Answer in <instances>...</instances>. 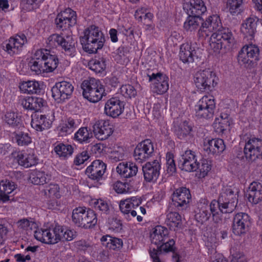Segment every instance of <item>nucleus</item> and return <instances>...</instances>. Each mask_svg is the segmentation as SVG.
<instances>
[{
  "label": "nucleus",
  "instance_id": "f257e3e1",
  "mask_svg": "<svg viewBox=\"0 0 262 262\" xmlns=\"http://www.w3.org/2000/svg\"><path fill=\"white\" fill-rule=\"evenodd\" d=\"M58 63V58L56 55L52 54L48 49H40L35 51L29 66L32 72L39 75L54 71Z\"/></svg>",
  "mask_w": 262,
  "mask_h": 262
},
{
  "label": "nucleus",
  "instance_id": "f03ea898",
  "mask_svg": "<svg viewBox=\"0 0 262 262\" xmlns=\"http://www.w3.org/2000/svg\"><path fill=\"white\" fill-rule=\"evenodd\" d=\"M80 41L84 51L89 53H95L102 48L105 39L99 28L92 25L84 30Z\"/></svg>",
  "mask_w": 262,
  "mask_h": 262
},
{
  "label": "nucleus",
  "instance_id": "7ed1b4c3",
  "mask_svg": "<svg viewBox=\"0 0 262 262\" xmlns=\"http://www.w3.org/2000/svg\"><path fill=\"white\" fill-rule=\"evenodd\" d=\"M81 87L84 98L91 102H98L106 95L102 83L99 79L94 78L84 80L82 82Z\"/></svg>",
  "mask_w": 262,
  "mask_h": 262
},
{
  "label": "nucleus",
  "instance_id": "20e7f679",
  "mask_svg": "<svg viewBox=\"0 0 262 262\" xmlns=\"http://www.w3.org/2000/svg\"><path fill=\"white\" fill-rule=\"evenodd\" d=\"M72 221L78 227L85 229L95 226L98 221L95 212L85 207H77L73 210Z\"/></svg>",
  "mask_w": 262,
  "mask_h": 262
},
{
  "label": "nucleus",
  "instance_id": "39448f33",
  "mask_svg": "<svg viewBox=\"0 0 262 262\" xmlns=\"http://www.w3.org/2000/svg\"><path fill=\"white\" fill-rule=\"evenodd\" d=\"M196 88L201 92L211 91L218 83L215 73L209 69L196 72L193 76Z\"/></svg>",
  "mask_w": 262,
  "mask_h": 262
},
{
  "label": "nucleus",
  "instance_id": "423d86ee",
  "mask_svg": "<svg viewBox=\"0 0 262 262\" xmlns=\"http://www.w3.org/2000/svg\"><path fill=\"white\" fill-rule=\"evenodd\" d=\"M172 252V259L173 262H181V256L177 251L175 246V241L173 239H170L168 241L162 243L158 248H153L150 250L149 255L152 262H164L162 258V253Z\"/></svg>",
  "mask_w": 262,
  "mask_h": 262
},
{
  "label": "nucleus",
  "instance_id": "0eeeda50",
  "mask_svg": "<svg viewBox=\"0 0 262 262\" xmlns=\"http://www.w3.org/2000/svg\"><path fill=\"white\" fill-rule=\"evenodd\" d=\"M215 108V100L212 96H203L194 106L195 115L198 118L209 119L213 116Z\"/></svg>",
  "mask_w": 262,
  "mask_h": 262
},
{
  "label": "nucleus",
  "instance_id": "6e6552de",
  "mask_svg": "<svg viewBox=\"0 0 262 262\" xmlns=\"http://www.w3.org/2000/svg\"><path fill=\"white\" fill-rule=\"evenodd\" d=\"M238 190L231 186H223L219 199L220 203L223 205L228 212H232L235 209L238 202Z\"/></svg>",
  "mask_w": 262,
  "mask_h": 262
},
{
  "label": "nucleus",
  "instance_id": "1a4fd4ad",
  "mask_svg": "<svg viewBox=\"0 0 262 262\" xmlns=\"http://www.w3.org/2000/svg\"><path fill=\"white\" fill-rule=\"evenodd\" d=\"M222 23L217 15H213L208 17L205 21L202 19V25L198 31L199 38L205 39L214 32H217L222 28Z\"/></svg>",
  "mask_w": 262,
  "mask_h": 262
},
{
  "label": "nucleus",
  "instance_id": "9d476101",
  "mask_svg": "<svg viewBox=\"0 0 262 262\" xmlns=\"http://www.w3.org/2000/svg\"><path fill=\"white\" fill-rule=\"evenodd\" d=\"M148 182H156L160 175L161 165L159 163V152L154 149L151 142L148 143Z\"/></svg>",
  "mask_w": 262,
  "mask_h": 262
},
{
  "label": "nucleus",
  "instance_id": "9b49d317",
  "mask_svg": "<svg viewBox=\"0 0 262 262\" xmlns=\"http://www.w3.org/2000/svg\"><path fill=\"white\" fill-rule=\"evenodd\" d=\"M148 81L150 82L151 91L154 93L163 94L169 89V78L163 73H152L148 75Z\"/></svg>",
  "mask_w": 262,
  "mask_h": 262
},
{
  "label": "nucleus",
  "instance_id": "f8f14e48",
  "mask_svg": "<svg viewBox=\"0 0 262 262\" xmlns=\"http://www.w3.org/2000/svg\"><path fill=\"white\" fill-rule=\"evenodd\" d=\"M142 199L138 196H132L124 200H121L119 204V209L126 218L130 220L137 216L135 209L141 204Z\"/></svg>",
  "mask_w": 262,
  "mask_h": 262
},
{
  "label": "nucleus",
  "instance_id": "ddd939ff",
  "mask_svg": "<svg viewBox=\"0 0 262 262\" xmlns=\"http://www.w3.org/2000/svg\"><path fill=\"white\" fill-rule=\"evenodd\" d=\"M262 140L255 137L250 138L246 141L244 149L246 158L250 161H255L259 156L262 159Z\"/></svg>",
  "mask_w": 262,
  "mask_h": 262
},
{
  "label": "nucleus",
  "instance_id": "4468645a",
  "mask_svg": "<svg viewBox=\"0 0 262 262\" xmlns=\"http://www.w3.org/2000/svg\"><path fill=\"white\" fill-rule=\"evenodd\" d=\"M27 41V37L24 34H17L4 43V50L11 56L17 54Z\"/></svg>",
  "mask_w": 262,
  "mask_h": 262
},
{
  "label": "nucleus",
  "instance_id": "2eb2a0df",
  "mask_svg": "<svg viewBox=\"0 0 262 262\" xmlns=\"http://www.w3.org/2000/svg\"><path fill=\"white\" fill-rule=\"evenodd\" d=\"M95 137L99 140H104L108 138L113 134L114 130L109 121L99 120L92 126Z\"/></svg>",
  "mask_w": 262,
  "mask_h": 262
},
{
  "label": "nucleus",
  "instance_id": "dca6fc26",
  "mask_svg": "<svg viewBox=\"0 0 262 262\" xmlns=\"http://www.w3.org/2000/svg\"><path fill=\"white\" fill-rule=\"evenodd\" d=\"M179 164L182 170L187 172L196 171L198 160L195 152L191 150H186L181 155Z\"/></svg>",
  "mask_w": 262,
  "mask_h": 262
},
{
  "label": "nucleus",
  "instance_id": "f3484780",
  "mask_svg": "<svg viewBox=\"0 0 262 262\" xmlns=\"http://www.w3.org/2000/svg\"><path fill=\"white\" fill-rule=\"evenodd\" d=\"M106 165L102 161L96 160L89 166L85 170L88 177L95 182H98L102 179L105 172Z\"/></svg>",
  "mask_w": 262,
  "mask_h": 262
},
{
  "label": "nucleus",
  "instance_id": "a211bd4d",
  "mask_svg": "<svg viewBox=\"0 0 262 262\" xmlns=\"http://www.w3.org/2000/svg\"><path fill=\"white\" fill-rule=\"evenodd\" d=\"M146 140L142 141L136 146L134 150V157L137 162L141 163H145L142 166V171L145 181H147V144Z\"/></svg>",
  "mask_w": 262,
  "mask_h": 262
},
{
  "label": "nucleus",
  "instance_id": "6ab92c4d",
  "mask_svg": "<svg viewBox=\"0 0 262 262\" xmlns=\"http://www.w3.org/2000/svg\"><path fill=\"white\" fill-rule=\"evenodd\" d=\"M191 199L190 191L186 187L177 189L172 193V201L173 205L177 208L183 209L187 207Z\"/></svg>",
  "mask_w": 262,
  "mask_h": 262
},
{
  "label": "nucleus",
  "instance_id": "aec40b11",
  "mask_svg": "<svg viewBox=\"0 0 262 262\" xmlns=\"http://www.w3.org/2000/svg\"><path fill=\"white\" fill-rule=\"evenodd\" d=\"M197 49L194 44L188 42L183 43L180 47L179 56L180 60L184 63L193 62L194 59L198 58Z\"/></svg>",
  "mask_w": 262,
  "mask_h": 262
},
{
  "label": "nucleus",
  "instance_id": "412c9836",
  "mask_svg": "<svg viewBox=\"0 0 262 262\" xmlns=\"http://www.w3.org/2000/svg\"><path fill=\"white\" fill-rule=\"evenodd\" d=\"M209 201L206 198H201L197 204L195 210L194 218L196 221L202 225L207 222L211 216L209 211Z\"/></svg>",
  "mask_w": 262,
  "mask_h": 262
},
{
  "label": "nucleus",
  "instance_id": "4be33fe9",
  "mask_svg": "<svg viewBox=\"0 0 262 262\" xmlns=\"http://www.w3.org/2000/svg\"><path fill=\"white\" fill-rule=\"evenodd\" d=\"M123 110V102L120 100L118 98L113 97L105 103L104 113L108 116L116 118L122 113Z\"/></svg>",
  "mask_w": 262,
  "mask_h": 262
},
{
  "label": "nucleus",
  "instance_id": "5701e85b",
  "mask_svg": "<svg viewBox=\"0 0 262 262\" xmlns=\"http://www.w3.org/2000/svg\"><path fill=\"white\" fill-rule=\"evenodd\" d=\"M249 224V216L245 213H237L233 219L232 231L234 234L241 235L246 232Z\"/></svg>",
  "mask_w": 262,
  "mask_h": 262
},
{
  "label": "nucleus",
  "instance_id": "b1692460",
  "mask_svg": "<svg viewBox=\"0 0 262 262\" xmlns=\"http://www.w3.org/2000/svg\"><path fill=\"white\" fill-rule=\"evenodd\" d=\"M258 20V19L256 16L251 15L243 21L241 27V32L248 39L251 40L254 37L256 32Z\"/></svg>",
  "mask_w": 262,
  "mask_h": 262
},
{
  "label": "nucleus",
  "instance_id": "393cba45",
  "mask_svg": "<svg viewBox=\"0 0 262 262\" xmlns=\"http://www.w3.org/2000/svg\"><path fill=\"white\" fill-rule=\"evenodd\" d=\"M259 50L257 46L250 44L243 47L238 56V61L241 63H248L250 59H257Z\"/></svg>",
  "mask_w": 262,
  "mask_h": 262
},
{
  "label": "nucleus",
  "instance_id": "a878e982",
  "mask_svg": "<svg viewBox=\"0 0 262 262\" xmlns=\"http://www.w3.org/2000/svg\"><path fill=\"white\" fill-rule=\"evenodd\" d=\"M188 15L200 17L207 10L202 0H189L184 6Z\"/></svg>",
  "mask_w": 262,
  "mask_h": 262
},
{
  "label": "nucleus",
  "instance_id": "bb28decb",
  "mask_svg": "<svg viewBox=\"0 0 262 262\" xmlns=\"http://www.w3.org/2000/svg\"><path fill=\"white\" fill-rule=\"evenodd\" d=\"M17 160L20 165L26 168L36 165L38 163V158L32 149L19 152Z\"/></svg>",
  "mask_w": 262,
  "mask_h": 262
},
{
  "label": "nucleus",
  "instance_id": "cd10ccee",
  "mask_svg": "<svg viewBox=\"0 0 262 262\" xmlns=\"http://www.w3.org/2000/svg\"><path fill=\"white\" fill-rule=\"evenodd\" d=\"M31 125L37 131H42L51 127L52 120L48 115L35 114L32 116Z\"/></svg>",
  "mask_w": 262,
  "mask_h": 262
},
{
  "label": "nucleus",
  "instance_id": "c85d7f7f",
  "mask_svg": "<svg viewBox=\"0 0 262 262\" xmlns=\"http://www.w3.org/2000/svg\"><path fill=\"white\" fill-rule=\"evenodd\" d=\"M168 234L169 232L166 228L161 226H156L150 234L151 244L158 248L168 238Z\"/></svg>",
  "mask_w": 262,
  "mask_h": 262
},
{
  "label": "nucleus",
  "instance_id": "c756f323",
  "mask_svg": "<svg viewBox=\"0 0 262 262\" xmlns=\"http://www.w3.org/2000/svg\"><path fill=\"white\" fill-rule=\"evenodd\" d=\"M225 149L223 140L219 138L209 140L204 144V150L208 155L220 154Z\"/></svg>",
  "mask_w": 262,
  "mask_h": 262
},
{
  "label": "nucleus",
  "instance_id": "7c9ffc66",
  "mask_svg": "<svg viewBox=\"0 0 262 262\" xmlns=\"http://www.w3.org/2000/svg\"><path fill=\"white\" fill-rule=\"evenodd\" d=\"M248 199L250 202L256 204L262 200V184L253 182L248 190Z\"/></svg>",
  "mask_w": 262,
  "mask_h": 262
},
{
  "label": "nucleus",
  "instance_id": "2f4dec72",
  "mask_svg": "<svg viewBox=\"0 0 262 262\" xmlns=\"http://www.w3.org/2000/svg\"><path fill=\"white\" fill-rule=\"evenodd\" d=\"M116 171L125 178L133 177L137 174L138 167L133 163H120L116 167Z\"/></svg>",
  "mask_w": 262,
  "mask_h": 262
},
{
  "label": "nucleus",
  "instance_id": "473e14b6",
  "mask_svg": "<svg viewBox=\"0 0 262 262\" xmlns=\"http://www.w3.org/2000/svg\"><path fill=\"white\" fill-rule=\"evenodd\" d=\"M20 103L26 109L38 111L43 106L45 101L40 97H27L22 99Z\"/></svg>",
  "mask_w": 262,
  "mask_h": 262
},
{
  "label": "nucleus",
  "instance_id": "72a5a7b5",
  "mask_svg": "<svg viewBox=\"0 0 262 262\" xmlns=\"http://www.w3.org/2000/svg\"><path fill=\"white\" fill-rule=\"evenodd\" d=\"M80 124V121L79 120L69 117L60 124L59 134L61 136L71 134L79 126Z\"/></svg>",
  "mask_w": 262,
  "mask_h": 262
},
{
  "label": "nucleus",
  "instance_id": "f704fd0d",
  "mask_svg": "<svg viewBox=\"0 0 262 262\" xmlns=\"http://www.w3.org/2000/svg\"><path fill=\"white\" fill-rule=\"evenodd\" d=\"M60 46L64 50L66 54L74 56L76 52L75 42L71 35L61 33Z\"/></svg>",
  "mask_w": 262,
  "mask_h": 262
},
{
  "label": "nucleus",
  "instance_id": "c9c22d12",
  "mask_svg": "<svg viewBox=\"0 0 262 262\" xmlns=\"http://www.w3.org/2000/svg\"><path fill=\"white\" fill-rule=\"evenodd\" d=\"M51 231L49 229H37L34 231L35 238L42 243L47 244H56V239H57L58 235H55L54 238L51 237Z\"/></svg>",
  "mask_w": 262,
  "mask_h": 262
},
{
  "label": "nucleus",
  "instance_id": "e433bc0d",
  "mask_svg": "<svg viewBox=\"0 0 262 262\" xmlns=\"http://www.w3.org/2000/svg\"><path fill=\"white\" fill-rule=\"evenodd\" d=\"M16 187L14 182L9 180H2L0 182V197L1 201L5 203L9 201L10 196Z\"/></svg>",
  "mask_w": 262,
  "mask_h": 262
},
{
  "label": "nucleus",
  "instance_id": "4c0bfd02",
  "mask_svg": "<svg viewBox=\"0 0 262 262\" xmlns=\"http://www.w3.org/2000/svg\"><path fill=\"white\" fill-rule=\"evenodd\" d=\"M191 130V126L186 121L181 122L178 124L174 123V133L181 140H186L188 137L190 136Z\"/></svg>",
  "mask_w": 262,
  "mask_h": 262
},
{
  "label": "nucleus",
  "instance_id": "58836bf2",
  "mask_svg": "<svg viewBox=\"0 0 262 262\" xmlns=\"http://www.w3.org/2000/svg\"><path fill=\"white\" fill-rule=\"evenodd\" d=\"M212 35L219 41H223L224 42L225 48L230 47L234 42L233 34L228 28L222 27L220 31L212 33Z\"/></svg>",
  "mask_w": 262,
  "mask_h": 262
},
{
  "label": "nucleus",
  "instance_id": "ea45409f",
  "mask_svg": "<svg viewBox=\"0 0 262 262\" xmlns=\"http://www.w3.org/2000/svg\"><path fill=\"white\" fill-rule=\"evenodd\" d=\"M54 150L60 159L65 160L72 156L74 148L70 144L57 142L55 143Z\"/></svg>",
  "mask_w": 262,
  "mask_h": 262
},
{
  "label": "nucleus",
  "instance_id": "a19ab883",
  "mask_svg": "<svg viewBox=\"0 0 262 262\" xmlns=\"http://www.w3.org/2000/svg\"><path fill=\"white\" fill-rule=\"evenodd\" d=\"M166 225L171 230L177 231L181 228V216L176 212H170L167 214Z\"/></svg>",
  "mask_w": 262,
  "mask_h": 262
},
{
  "label": "nucleus",
  "instance_id": "79ce46f5",
  "mask_svg": "<svg viewBox=\"0 0 262 262\" xmlns=\"http://www.w3.org/2000/svg\"><path fill=\"white\" fill-rule=\"evenodd\" d=\"M51 178L50 174L43 171L34 170L30 175V179L35 185H43L48 183Z\"/></svg>",
  "mask_w": 262,
  "mask_h": 262
},
{
  "label": "nucleus",
  "instance_id": "37998d69",
  "mask_svg": "<svg viewBox=\"0 0 262 262\" xmlns=\"http://www.w3.org/2000/svg\"><path fill=\"white\" fill-rule=\"evenodd\" d=\"M93 133L87 127H80L74 134L75 141L81 144L88 143L93 138Z\"/></svg>",
  "mask_w": 262,
  "mask_h": 262
},
{
  "label": "nucleus",
  "instance_id": "c03bdc74",
  "mask_svg": "<svg viewBox=\"0 0 262 262\" xmlns=\"http://www.w3.org/2000/svg\"><path fill=\"white\" fill-rule=\"evenodd\" d=\"M19 88L24 93L39 94L41 92L40 84L36 81H23L19 84Z\"/></svg>",
  "mask_w": 262,
  "mask_h": 262
},
{
  "label": "nucleus",
  "instance_id": "a18cd8bd",
  "mask_svg": "<svg viewBox=\"0 0 262 262\" xmlns=\"http://www.w3.org/2000/svg\"><path fill=\"white\" fill-rule=\"evenodd\" d=\"M101 242L103 246L113 250L120 249L123 246V241L121 238L108 235L103 236L101 238Z\"/></svg>",
  "mask_w": 262,
  "mask_h": 262
},
{
  "label": "nucleus",
  "instance_id": "49530a36",
  "mask_svg": "<svg viewBox=\"0 0 262 262\" xmlns=\"http://www.w3.org/2000/svg\"><path fill=\"white\" fill-rule=\"evenodd\" d=\"M202 24V18L201 17L189 15L183 24V28L187 32H195Z\"/></svg>",
  "mask_w": 262,
  "mask_h": 262
},
{
  "label": "nucleus",
  "instance_id": "de8ad7c7",
  "mask_svg": "<svg viewBox=\"0 0 262 262\" xmlns=\"http://www.w3.org/2000/svg\"><path fill=\"white\" fill-rule=\"evenodd\" d=\"M218 210L223 213H229L226 207L220 203V200L217 201L215 200L211 201L209 205V211L212 214L213 219L214 222H218L220 219L216 218V215L218 214Z\"/></svg>",
  "mask_w": 262,
  "mask_h": 262
},
{
  "label": "nucleus",
  "instance_id": "09e8293b",
  "mask_svg": "<svg viewBox=\"0 0 262 262\" xmlns=\"http://www.w3.org/2000/svg\"><path fill=\"white\" fill-rule=\"evenodd\" d=\"M52 96L54 100L58 103L64 102L67 100L69 99L71 97L69 94H66L58 86V84H55L52 88Z\"/></svg>",
  "mask_w": 262,
  "mask_h": 262
},
{
  "label": "nucleus",
  "instance_id": "8fccbe9b",
  "mask_svg": "<svg viewBox=\"0 0 262 262\" xmlns=\"http://www.w3.org/2000/svg\"><path fill=\"white\" fill-rule=\"evenodd\" d=\"M89 66L90 69L96 73H101L106 68V60L103 57L92 60Z\"/></svg>",
  "mask_w": 262,
  "mask_h": 262
},
{
  "label": "nucleus",
  "instance_id": "3c124183",
  "mask_svg": "<svg viewBox=\"0 0 262 262\" xmlns=\"http://www.w3.org/2000/svg\"><path fill=\"white\" fill-rule=\"evenodd\" d=\"M92 205L97 210L101 211L103 213L108 214L110 207L107 202L102 199H94L92 200Z\"/></svg>",
  "mask_w": 262,
  "mask_h": 262
},
{
  "label": "nucleus",
  "instance_id": "603ef678",
  "mask_svg": "<svg viewBox=\"0 0 262 262\" xmlns=\"http://www.w3.org/2000/svg\"><path fill=\"white\" fill-rule=\"evenodd\" d=\"M45 195L51 198H60V188L57 184H50L44 189Z\"/></svg>",
  "mask_w": 262,
  "mask_h": 262
},
{
  "label": "nucleus",
  "instance_id": "864d4df0",
  "mask_svg": "<svg viewBox=\"0 0 262 262\" xmlns=\"http://www.w3.org/2000/svg\"><path fill=\"white\" fill-rule=\"evenodd\" d=\"M59 14L63 17V19H66L67 21H69L71 25L74 26L76 24V13L71 8L66 9L64 10L61 11Z\"/></svg>",
  "mask_w": 262,
  "mask_h": 262
},
{
  "label": "nucleus",
  "instance_id": "5fc2aeb1",
  "mask_svg": "<svg viewBox=\"0 0 262 262\" xmlns=\"http://www.w3.org/2000/svg\"><path fill=\"white\" fill-rule=\"evenodd\" d=\"M228 126V121L226 118L221 116L216 118L213 123V127L215 131L218 133H223Z\"/></svg>",
  "mask_w": 262,
  "mask_h": 262
},
{
  "label": "nucleus",
  "instance_id": "6e6d98bb",
  "mask_svg": "<svg viewBox=\"0 0 262 262\" xmlns=\"http://www.w3.org/2000/svg\"><path fill=\"white\" fill-rule=\"evenodd\" d=\"M124 149L123 147H115L110 154V159L113 162L122 161L124 158Z\"/></svg>",
  "mask_w": 262,
  "mask_h": 262
},
{
  "label": "nucleus",
  "instance_id": "4d7b16f0",
  "mask_svg": "<svg viewBox=\"0 0 262 262\" xmlns=\"http://www.w3.org/2000/svg\"><path fill=\"white\" fill-rule=\"evenodd\" d=\"M61 34H53L50 35L46 40L47 47L51 49L56 48L60 46Z\"/></svg>",
  "mask_w": 262,
  "mask_h": 262
},
{
  "label": "nucleus",
  "instance_id": "13d9d810",
  "mask_svg": "<svg viewBox=\"0 0 262 262\" xmlns=\"http://www.w3.org/2000/svg\"><path fill=\"white\" fill-rule=\"evenodd\" d=\"M14 140L19 146L28 145L31 142V139L28 134L23 132L16 134Z\"/></svg>",
  "mask_w": 262,
  "mask_h": 262
},
{
  "label": "nucleus",
  "instance_id": "bf43d9fd",
  "mask_svg": "<svg viewBox=\"0 0 262 262\" xmlns=\"http://www.w3.org/2000/svg\"><path fill=\"white\" fill-rule=\"evenodd\" d=\"M120 93L127 98L135 97L137 91L133 86L130 84L123 85L120 88Z\"/></svg>",
  "mask_w": 262,
  "mask_h": 262
},
{
  "label": "nucleus",
  "instance_id": "052dcab7",
  "mask_svg": "<svg viewBox=\"0 0 262 262\" xmlns=\"http://www.w3.org/2000/svg\"><path fill=\"white\" fill-rule=\"evenodd\" d=\"M226 5L229 8L231 14L234 15L238 11V9L244 3V0H225Z\"/></svg>",
  "mask_w": 262,
  "mask_h": 262
},
{
  "label": "nucleus",
  "instance_id": "680f3d73",
  "mask_svg": "<svg viewBox=\"0 0 262 262\" xmlns=\"http://www.w3.org/2000/svg\"><path fill=\"white\" fill-rule=\"evenodd\" d=\"M5 121L9 125L16 126L19 123L20 119L14 112H7L5 115Z\"/></svg>",
  "mask_w": 262,
  "mask_h": 262
},
{
  "label": "nucleus",
  "instance_id": "e2e57ef3",
  "mask_svg": "<svg viewBox=\"0 0 262 262\" xmlns=\"http://www.w3.org/2000/svg\"><path fill=\"white\" fill-rule=\"evenodd\" d=\"M173 155L171 153L166 155V171L169 175H172L176 171V166L173 159Z\"/></svg>",
  "mask_w": 262,
  "mask_h": 262
},
{
  "label": "nucleus",
  "instance_id": "0e129e2a",
  "mask_svg": "<svg viewBox=\"0 0 262 262\" xmlns=\"http://www.w3.org/2000/svg\"><path fill=\"white\" fill-rule=\"evenodd\" d=\"M55 23L57 29L62 30H66L70 27L74 26L73 25H71L69 21H67L66 19H63V17L59 13L57 14L55 19Z\"/></svg>",
  "mask_w": 262,
  "mask_h": 262
},
{
  "label": "nucleus",
  "instance_id": "69168bd1",
  "mask_svg": "<svg viewBox=\"0 0 262 262\" xmlns=\"http://www.w3.org/2000/svg\"><path fill=\"white\" fill-rule=\"evenodd\" d=\"M198 167L197 170L202 177H205L211 169V165L206 160H202L201 162L198 161Z\"/></svg>",
  "mask_w": 262,
  "mask_h": 262
},
{
  "label": "nucleus",
  "instance_id": "338daca9",
  "mask_svg": "<svg viewBox=\"0 0 262 262\" xmlns=\"http://www.w3.org/2000/svg\"><path fill=\"white\" fill-rule=\"evenodd\" d=\"M210 46L214 52L217 53L223 46L225 47V45L223 41H219L212 34L210 38Z\"/></svg>",
  "mask_w": 262,
  "mask_h": 262
},
{
  "label": "nucleus",
  "instance_id": "774afa93",
  "mask_svg": "<svg viewBox=\"0 0 262 262\" xmlns=\"http://www.w3.org/2000/svg\"><path fill=\"white\" fill-rule=\"evenodd\" d=\"M113 188L118 193H125L129 191V184L121 181L115 182L114 184Z\"/></svg>",
  "mask_w": 262,
  "mask_h": 262
}]
</instances>
